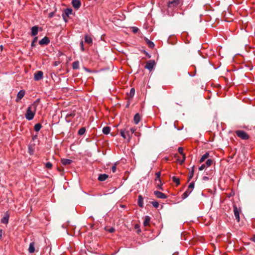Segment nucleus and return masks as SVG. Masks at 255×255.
<instances>
[{"label": "nucleus", "instance_id": "nucleus-39", "mask_svg": "<svg viewBox=\"0 0 255 255\" xmlns=\"http://www.w3.org/2000/svg\"><path fill=\"white\" fill-rule=\"evenodd\" d=\"M160 175H161V173L160 172H157L155 173V176H156V178L155 179V180H159V179H160Z\"/></svg>", "mask_w": 255, "mask_h": 255}, {"label": "nucleus", "instance_id": "nucleus-43", "mask_svg": "<svg viewBox=\"0 0 255 255\" xmlns=\"http://www.w3.org/2000/svg\"><path fill=\"white\" fill-rule=\"evenodd\" d=\"M116 166H117V163H115L114 165L112 167V171L113 173H115L116 171V169H117V167H116Z\"/></svg>", "mask_w": 255, "mask_h": 255}, {"label": "nucleus", "instance_id": "nucleus-41", "mask_svg": "<svg viewBox=\"0 0 255 255\" xmlns=\"http://www.w3.org/2000/svg\"><path fill=\"white\" fill-rule=\"evenodd\" d=\"M106 231H107L108 232L112 233H114L115 231V229L113 227H111L109 229H106Z\"/></svg>", "mask_w": 255, "mask_h": 255}, {"label": "nucleus", "instance_id": "nucleus-13", "mask_svg": "<svg viewBox=\"0 0 255 255\" xmlns=\"http://www.w3.org/2000/svg\"><path fill=\"white\" fill-rule=\"evenodd\" d=\"M72 5L75 8L78 9L81 6V2L79 0H72Z\"/></svg>", "mask_w": 255, "mask_h": 255}, {"label": "nucleus", "instance_id": "nucleus-55", "mask_svg": "<svg viewBox=\"0 0 255 255\" xmlns=\"http://www.w3.org/2000/svg\"><path fill=\"white\" fill-rule=\"evenodd\" d=\"M59 64V62L57 61H55L53 65L55 66H57Z\"/></svg>", "mask_w": 255, "mask_h": 255}, {"label": "nucleus", "instance_id": "nucleus-20", "mask_svg": "<svg viewBox=\"0 0 255 255\" xmlns=\"http://www.w3.org/2000/svg\"><path fill=\"white\" fill-rule=\"evenodd\" d=\"M35 243L34 242H32L30 244L29 247L28 248V252L29 253H33L35 252Z\"/></svg>", "mask_w": 255, "mask_h": 255}, {"label": "nucleus", "instance_id": "nucleus-33", "mask_svg": "<svg viewBox=\"0 0 255 255\" xmlns=\"http://www.w3.org/2000/svg\"><path fill=\"white\" fill-rule=\"evenodd\" d=\"M172 181L175 182L176 185H179L180 184V179L179 178L176 176H173L172 177Z\"/></svg>", "mask_w": 255, "mask_h": 255}, {"label": "nucleus", "instance_id": "nucleus-57", "mask_svg": "<svg viewBox=\"0 0 255 255\" xmlns=\"http://www.w3.org/2000/svg\"><path fill=\"white\" fill-rule=\"evenodd\" d=\"M189 75L191 76H194L195 75V73L194 74H191L190 73H189Z\"/></svg>", "mask_w": 255, "mask_h": 255}, {"label": "nucleus", "instance_id": "nucleus-5", "mask_svg": "<svg viewBox=\"0 0 255 255\" xmlns=\"http://www.w3.org/2000/svg\"><path fill=\"white\" fill-rule=\"evenodd\" d=\"M155 64V61L154 60H150L148 61L145 65V68L149 70L150 71H151L154 67V66Z\"/></svg>", "mask_w": 255, "mask_h": 255}, {"label": "nucleus", "instance_id": "nucleus-52", "mask_svg": "<svg viewBox=\"0 0 255 255\" xmlns=\"http://www.w3.org/2000/svg\"><path fill=\"white\" fill-rule=\"evenodd\" d=\"M209 179V177H207V176H203V180H204V181H207Z\"/></svg>", "mask_w": 255, "mask_h": 255}, {"label": "nucleus", "instance_id": "nucleus-30", "mask_svg": "<svg viewBox=\"0 0 255 255\" xmlns=\"http://www.w3.org/2000/svg\"><path fill=\"white\" fill-rule=\"evenodd\" d=\"M72 68L73 69H78L79 68V62L78 61H76L73 63Z\"/></svg>", "mask_w": 255, "mask_h": 255}, {"label": "nucleus", "instance_id": "nucleus-23", "mask_svg": "<svg viewBox=\"0 0 255 255\" xmlns=\"http://www.w3.org/2000/svg\"><path fill=\"white\" fill-rule=\"evenodd\" d=\"M85 42L88 44H92L93 40L92 38L88 36V35H86L84 37Z\"/></svg>", "mask_w": 255, "mask_h": 255}, {"label": "nucleus", "instance_id": "nucleus-18", "mask_svg": "<svg viewBox=\"0 0 255 255\" xmlns=\"http://www.w3.org/2000/svg\"><path fill=\"white\" fill-rule=\"evenodd\" d=\"M72 162V160L69 159L63 158L61 159V163L64 165H69Z\"/></svg>", "mask_w": 255, "mask_h": 255}, {"label": "nucleus", "instance_id": "nucleus-17", "mask_svg": "<svg viewBox=\"0 0 255 255\" xmlns=\"http://www.w3.org/2000/svg\"><path fill=\"white\" fill-rule=\"evenodd\" d=\"M150 217L148 216H146L144 217V220L143 221V225L144 227H146L149 225V222L150 221Z\"/></svg>", "mask_w": 255, "mask_h": 255}, {"label": "nucleus", "instance_id": "nucleus-28", "mask_svg": "<svg viewBox=\"0 0 255 255\" xmlns=\"http://www.w3.org/2000/svg\"><path fill=\"white\" fill-rule=\"evenodd\" d=\"M145 40L149 48H153L154 47V44L153 42L149 40L148 39L145 38Z\"/></svg>", "mask_w": 255, "mask_h": 255}, {"label": "nucleus", "instance_id": "nucleus-24", "mask_svg": "<svg viewBox=\"0 0 255 255\" xmlns=\"http://www.w3.org/2000/svg\"><path fill=\"white\" fill-rule=\"evenodd\" d=\"M192 192V190H190L188 188L187 189V190L183 193V194L182 195V198L183 199H186L189 195Z\"/></svg>", "mask_w": 255, "mask_h": 255}, {"label": "nucleus", "instance_id": "nucleus-22", "mask_svg": "<svg viewBox=\"0 0 255 255\" xmlns=\"http://www.w3.org/2000/svg\"><path fill=\"white\" fill-rule=\"evenodd\" d=\"M75 114L74 112L68 114L66 116V121L67 122H70L71 119L75 117Z\"/></svg>", "mask_w": 255, "mask_h": 255}, {"label": "nucleus", "instance_id": "nucleus-48", "mask_svg": "<svg viewBox=\"0 0 255 255\" xmlns=\"http://www.w3.org/2000/svg\"><path fill=\"white\" fill-rule=\"evenodd\" d=\"M129 131L130 132V134H132V133H133L134 132V131H135V129L133 128H130L129 129Z\"/></svg>", "mask_w": 255, "mask_h": 255}, {"label": "nucleus", "instance_id": "nucleus-7", "mask_svg": "<svg viewBox=\"0 0 255 255\" xmlns=\"http://www.w3.org/2000/svg\"><path fill=\"white\" fill-rule=\"evenodd\" d=\"M25 94V91L24 90H21L18 92L17 94V96L15 99V102L18 103L19 102L21 99H22L24 96Z\"/></svg>", "mask_w": 255, "mask_h": 255}, {"label": "nucleus", "instance_id": "nucleus-8", "mask_svg": "<svg viewBox=\"0 0 255 255\" xmlns=\"http://www.w3.org/2000/svg\"><path fill=\"white\" fill-rule=\"evenodd\" d=\"M180 3V0H172L168 2L169 7H175L177 6Z\"/></svg>", "mask_w": 255, "mask_h": 255}, {"label": "nucleus", "instance_id": "nucleus-21", "mask_svg": "<svg viewBox=\"0 0 255 255\" xmlns=\"http://www.w3.org/2000/svg\"><path fill=\"white\" fill-rule=\"evenodd\" d=\"M134 123L137 125L140 121V116L138 113H136L133 118Z\"/></svg>", "mask_w": 255, "mask_h": 255}, {"label": "nucleus", "instance_id": "nucleus-45", "mask_svg": "<svg viewBox=\"0 0 255 255\" xmlns=\"http://www.w3.org/2000/svg\"><path fill=\"white\" fill-rule=\"evenodd\" d=\"M80 47H81V49L82 51H84L85 50L84 49V44H83V41H81V42H80Z\"/></svg>", "mask_w": 255, "mask_h": 255}, {"label": "nucleus", "instance_id": "nucleus-31", "mask_svg": "<svg viewBox=\"0 0 255 255\" xmlns=\"http://www.w3.org/2000/svg\"><path fill=\"white\" fill-rule=\"evenodd\" d=\"M85 132L86 128L85 127H82L79 129L78 131V134L79 135H82L85 133Z\"/></svg>", "mask_w": 255, "mask_h": 255}, {"label": "nucleus", "instance_id": "nucleus-26", "mask_svg": "<svg viewBox=\"0 0 255 255\" xmlns=\"http://www.w3.org/2000/svg\"><path fill=\"white\" fill-rule=\"evenodd\" d=\"M191 170L190 171L189 175H188V181L189 182L191 179L193 178L194 176V166H193L191 168Z\"/></svg>", "mask_w": 255, "mask_h": 255}, {"label": "nucleus", "instance_id": "nucleus-51", "mask_svg": "<svg viewBox=\"0 0 255 255\" xmlns=\"http://www.w3.org/2000/svg\"><path fill=\"white\" fill-rule=\"evenodd\" d=\"M138 29L136 27H133V33H135L137 32Z\"/></svg>", "mask_w": 255, "mask_h": 255}, {"label": "nucleus", "instance_id": "nucleus-9", "mask_svg": "<svg viewBox=\"0 0 255 255\" xmlns=\"http://www.w3.org/2000/svg\"><path fill=\"white\" fill-rule=\"evenodd\" d=\"M233 210L234 213V215L235 218L238 222H240V211L238 209L236 205H234L233 207Z\"/></svg>", "mask_w": 255, "mask_h": 255}, {"label": "nucleus", "instance_id": "nucleus-11", "mask_svg": "<svg viewBox=\"0 0 255 255\" xmlns=\"http://www.w3.org/2000/svg\"><path fill=\"white\" fill-rule=\"evenodd\" d=\"M50 43V40L48 37L45 36L41 40L39 41V44L43 45H48Z\"/></svg>", "mask_w": 255, "mask_h": 255}, {"label": "nucleus", "instance_id": "nucleus-12", "mask_svg": "<svg viewBox=\"0 0 255 255\" xmlns=\"http://www.w3.org/2000/svg\"><path fill=\"white\" fill-rule=\"evenodd\" d=\"M9 215L8 213V212H6L4 217L1 219V223L3 224H7L8 222V219H9Z\"/></svg>", "mask_w": 255, "mask_h": 255}, {"label": "nucleus", "instance_id": "nucleus-36", "mask_svg": "<svg viewBox=\"0 0 255 255\" xmlns=\"http://www.w3.org/2000/svg\"><path fill=\"white\" fill-rule=\"evenodd\" d=\"M151 204L152 205V206L154 207H155L156 208H158L159 207V205L158 202H157V201H152L151 202Z\"/></svg>", "mask_w": 255, "mask_h": 255}, {"label": "nucleus", "instance_id": "nucleus-37", "mask_svg": "<svg viewBox=\"0 0 255 255\" xmlns=\"http://www.w3.org/2000/svg\"><path fill=\"white\" fill-rule=\"evenodd\" d=\"M37 37H35L34 38V39H33L32 42H31V47H34L35 46V43L37 41Z\"/></svg>", "mask_w": 255, "mask_h": 255}, {"label": "nucleus", "instance_id": "nucleus-3", "mask_svg": "<svg viewBox=\"0 0 255 255\" xmlns=\"http://www.w3.org/2000/svg\"><path fill=\"white\" fill-rule=\"evenodd\" d=\"M183 148L182 147H179L178 149V152L182 155V159H181L177 154H175V157H177V160L180 164H183L185 160V155L183 153Z\"/></svg>", "mask_w": 255, "mask_h": 255}, {"label": "nucleus", "instance_id": "nucleus-19", "mask_svg": "<svg viewBox=\"0 0 255 255\" xmlns=\"http://www.w3.org/2000/svg\"><path fill=\"white\" fill-rule=\"evenodd\" d=\"M108 178V175L106 174H100L98 177V180L100 181H104Z\"/></svg>", "mask_w": 255, "mask_h": 255}, {"label": "nucleus", "instance_id": "nucleus-4", "mask_svg": "<svg viewBox=\"0 0 255 255\" xmlns=\"http://www.w3.org/2000/svg\"><path fill=\"white\" fill-rule=\"evenodd\" d=\"M72 10L71 8H66L64 9L62 14V17L65 22L68 21V18L71 14H72Z\"/></svg>", "mask_w": 255, "mask_h": 255}, {"label": "nucleus", "instance_id": "nucleus-54", "mask_svg": "<svg viewBox=\"0 0 255 255\" xmlns=\"http://www.w3.org/2000/svg\"><path fill=\"white\" fill-rule=\"evenodd\" d=\"M134 228L135 229H138L139 228V226L138 224H135L134 226Z\"/></svg>", "mask_w": 255, "mask_h": 255}, {"label": "nucleus", "instance_id": "nucleus-1", "mask_svg": "<svg viewBox=\"0 0 255 255\" xmlns=\"http://www.w3.org/2000/svg\"><path fill=\"white\" fill-rule=\"evenodd\" d=\"M35 107L33 105L29 106L25 114V118L28 121L32 120L35 116Z\"/></svg>", "mask_w": 255, "mask_h": 255}, {"label": "nucleus", "instance_id": "nucleus-34", "mask_svg": "<svg viewBox=\"0 0 255 255\" xmlns=\"http://www.w3.org/2000/svg\"><path fill=\"white\" fill-rule=\"evenodd\" d=\"M213 163V159H208L206 161V162L205 164L206 165V167H209V166H210L211 165H212Z\"/></svg>", "mask_w": 255, "mask_h": 255}, {"label": "nucleus", "instance_id": "nucleus-53", "mask_svg": "<svg viewBox=\"0 0 255 255\" xmlns=\"http://www.w3.org/2000/svg\"><path fill=\"white\" fill-rule=\"evenodd\" d=\"M251 241L255 242V235L253 236V237L251 239Z\"/></svg>", "mask_w": 255, "mask_h": 255}, {"label": "nucleus", "instance_id": "nucleus-56", "mask_svg": "<svg viewBox=\"0 0 255 255\" xmlns=\"http://www.w3.org/2000/svg\"><path fill=\"white\" fill-rule=\"evenodd\" d=\"M140 232H141V230L139 228L138 229H137V233L138 234H139Z\"/></svg>", "mask_w": 255, "mask_h": 255}, {"label": "nucleus", "instance_id": "nucleus-27", "mask_svg": "<svg viewBox=\"0 0 255 255\" xmlns=\"http://www.w3.org/2000/svg\"><path fill=\"white\" fill-rule=\"evenodd\" d=\"M110 130H111V128L108 126L104 127L102 129V131L105 134H109L110 132Z\"/></svg>", "mask_w": 255, "mask_h": 255}, {"label": "nucleus", "instance_id": "nucleus-38", "mask_svg": "<svg viewBox=\"0 0 255 255\" xmlns=\"http://www.w3.org/2000/svg\"><path fill=\"white\" fill-rule=\"evenodd\" d=\"M45 167L48 169H51L52 167V164L50 162H48L45 164Z\"/></svg>", "mask_w": 255, "mask_h": 255}, {"label": "nucleus", "instance_id": "nucleus-46", "mask_svg": "<svg viewBox=\"0 0 255 255\" xmlns=\"http://www.w3.org/2000/svg\"><path fill=\"white\" fill-rule=\"evenodd\" d=\"M54 14H55V12H50V13L48 14V17L49 18H52V17H53V16L54 15Z\"/></svg>", "mask_w": 255, "mask_h": 255}, {"label": "nucleus", "instance_id": "nucleus-6", "mask_svg": "<svg viewBox=\"0 0 255 255\" xmlns=\"http://www.w3.org/2000/svg\"><path fill=\"white\" fill-rule=\"evenodd\" d=\"M43 78V73L42 71H38L34 73V79L35 81H39Z\"/></svg>", "mask_w": 255, "mask_h": 255}, {"label": "nucleus", "instance_id": "nucleus-47", "mask_svg": "<svg viewBox=\"0 0 255 255\" xmlns=\"http://www.w3.org/2000/svg\"><path fill=\"white\" fill-rule=\"evenodd\" d=\"M206 167V165L205 164H203L201 166L199 167V170H203L205 167Z\"/></svg>", "mask_w": 255, "mask_h": 255}, {"label": "nucleus", "instance_id": "nucleus-25", "mask_svg": "<svg viewBox=\"0 0 255 255\" xmlns=\"http://www.w3.org/2000/svg\"><path fill=\"white\" fill-rule=\"evenodd\" d=\"M209 156V153L206 152L202 156L201 159L199 160L200 163H202L205 161V159L208 158Z\"/></svg>", "mask_w": 255, "mask_h": 255}, {"label": "nucleus", "instance_id": "nucleus-15", "mask_svg": "<svg viewBox=\"0 0 255 255\" xmlns=\"http://www.w3.org/2000/svg\"><path fill=\"white\" fill-rule=\"evenodd\" d=\"M155 185L156 187L160 190H163L162 187L163 183H162L161 179L155 180Z\"/></svg>", "mask_w": 255, "mask_h": 255}, {"label": "nucleus", "instance_id": "nucleus-32", "mask_svg": "<svg viewBox=\"0 0 255 255\" xmlns=\"http://www.w3.org/2000/svg\"><path fill=\"white\" fill-rule=\"evenodd\" d=\"M126 128H123V129H121L120 130V133H121V136L124 138V139H126L127 138V135L126 134Z\"/></svg>", "mask_w": 255, "mask_h": 255}, {"label": "nucleus", "instance_id": "nucleus-44", "mask_svg": "<svg viewBox=\"0 0 255 255\" xmlns=\"http://www.w3.org/2000/svg\"><path fill=\"white\" fill-rule=\"evenodd\" d=\"M4 234L3 231L2 229H0V240H2V236Z\"/></svg>", "mask_w": 255, "mask_h": 255}, {"label": "nucleus", "instance_id": "nucleus-35", "mask_svg": "<svg viewBox=\"0 0 255 255\" xmlns=\"http://www.w3.org/2000/svg\"><path fill=\"white\" fill-rule=\"evenodd\" d=\"M134 93H135V89H134V88H132L130 89V90L129 93H128V95L130 98H132L134 95Z\"/></svg>", "mask_w": 255, "mask_h": 255}, {"label": "nucleus", "instance_id": "nucleus-16", "mask_svg": "<svg viewBox=\"0 0 255 255\" xmlns=\"http://www.w3.org/2000/svg\"><path fill=\"white\" fill-rule=\"evenodd\" d=\"M38 31V27L34 26L31 28V36H35L37 34Z\"/></svg>", "mask_w": 255, "mask_h": 255}, {"label": "nucleus", "instance_id": "nucleus-2", "mask_svg": "<svg viewBox=\"0 0 255 255\" xmlns=\"http://www.w3.org/2000/svg\"><path fill=\"white\" fill-rule=\"evenodd\" d=\"M235 132L238 137L243 140H248L250 137L249 134L243 130H237Z\"/></svg>", "mask_w": 255, "mask_h": 255}, {"label": "nucleus", "instance_id": "nucleus-49", "mask_svg": "<svg viewBox=\"0 0 255 255\" xmlns=\"http://www.w3.org/2000/svg\"><path fill=\"white\" fill-rule=\"evenodd\" d=\"M143 53L148 57V58H150L151 57V55L150 54H149L146 51H145V50L143 51Z\"/></svg>", "mask_w": 255, "mask_h": 255}, {"label": "nucleus", "instance_id": "nucleus-10", "mask_svg": "<svg viewBox=\"0 0 255 255\" xmlns=\"http://www.w3.org/2000/svg\"><path fill=\"white\" fill-rule=\"evenodd\" d=\"M154 195L158 198L159 199H166L167 198V196L165 194L158 191H155L154 192Z\"/></svg>", "mask_w": 255, "mask_h": 255}, {"label": "nucleus", "instance_id": "nucleus-14", "mask_svg": "<svg viewBox=\"0 0 255 255\" xmlns=\"http://www.w3.org/2000/svg\"><path fill=\"white\" fill-rule=\"evenodd\" d=\"M138 205L139 207L142 208L143 207V198L140 195L138 196Z\"/></svg>", "mask_w": 255, "mask_h": 255}, {"label": "nucleus", "instance_id": "nucleus-50", "mask_svg": "<svg viewBox=\"0 0 255 255\" xmlns=\"http://www.w3.org/2000/svg\"><path fill=\"white\" fill-rule=\"evenodd\" d=\"M29 152L30 154L33 153V150L31 149V146H29L28 147Z\"/></svg>", "mask_w": 255, "mask_h": 255}, {"label": "nucleus", "instance_id": "nucleus-40", "mask_svg": "<svg viewBox=\"0 0 255 255\" xmlns=\"http://www.w3.org/2000/svg\"><path fill=\"white\" fill-rule=\"evenodd\" d=\"M194 187V182H192L189 184L188 188L190 190H192V191Z\"/></svg>", "mask_w": 255, "mask_h": 255}, {"label": "nucleus", "instance_id": "nucleus-42", "mask_svg": "<svg viewBox=\"0 0 255 255\" xmlns=\"http://www.w3.org/2000/svg\"><path fill=\"white\" fill-rule=\"evenodd\" d=\"M126 134L127 135V137H128V138H129L130 136L131 135L130 134V132L129 130H128L127 128H126Z\"/></svg>", "mask_w": 255, "mask_h": 255}, {"label": "nucleus", "instance_id": "nucleus-29", "mask_svg": "<svg viewBox=\"0 0 255 255\" xmlns=\"http://www.w3.org/2000/svg\"><path fill=\"white\" fill-rule=\"evenodd\" d=\"M42 128V126L40 123H37L35 125L34 127V129L35 131H39Z\"/></svg>", "mask_w": 255, "mask_h": 255}]
</instances>
